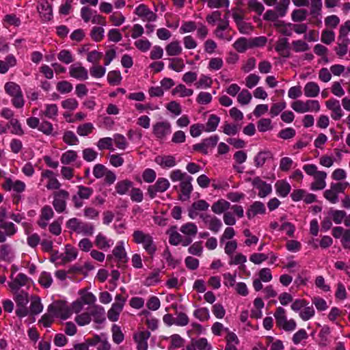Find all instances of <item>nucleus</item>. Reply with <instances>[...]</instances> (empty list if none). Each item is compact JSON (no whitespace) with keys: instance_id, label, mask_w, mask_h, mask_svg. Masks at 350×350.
I'll return each mask as SVG.
<instances>
[{"instance_id":"obj_1","label":"nucleus","mask_w":350,"mask_h":350,"mask_svg":"<svg viewBox=\"0 0 350 350\" xmlns=\"http://www.w3.org/2000/svg\"><path fill=\"white\" fill-rule=\"evenodd\" d=\"M133 241L137 244H142L143 248L150 256L157 251V245L152 235L142 230H137L133 234Z\"/></svg>"},{"instance_id":"obj_2","label":"nucleus","mask_w":350,"mask_h":350,"mask_svg":"<svg viewBox=\"0 0 350 350\" xmlns=\"http://www.w3.org/2000/svg\"><path fill=\"white\" fill-rule=\"evenodd\" d=\"M48 312L63 320L68 319L72 314L71 308L64 301H57L50 304L47 308Z\"/></svg>"},{"instance_id":"obj_3","label":"nucleus","mask_w":350,"mask_h":350,"mask_svg":"<svg viewBox=\"0 0 350 350\" xmlns=\"http://www.w3.org/2000/svg\"><path fill=\"white\" fill-rule=\"evenodd\" d=\"M68 198L69 193L64 189H60L53 193L52 204L57 213H62L66 211Z\"/></svg>"},{"instance_id":"obj_4","label":"nucleus","mask_w":350,"mask_h":350,"mask_svg":"<svg viewBox=\"0 0 350 350\" xmlns=\"http://www.w3.org/2000/svg\"><path fill=\"white\" fill-rule=\"evenodd\" d=\"M170 186L169 180L165 178H159L153 185H150L147 188V195L150 199H154L158 193H163L167 191Z\"/></svg>"},{"instance_id":"obj_5","label":"nucleus","mask_w":350,"mask_h":350,"mask_svg":"<svg viewBox=\"0 0 350 350\" xmlns=\"http://www.w3.org/2000/svg\"><path fill=\"white\" fill-rule=\"evenodd\" d=\"M219 137L217 135H212L209 137L205 138L202 140L200 143L196 144L193 146V150L195 151L200 152L203 154H208V150L214 148Z\"/></svg>"},{"instance_id":"obj_6","label":"nucleus","mask_w":350,"mask_h":350,"mask_svg":"<svg viewBox=\"0 0 350 350\" xmlns=\"http://www.w3.org/2000/svg\"><path fill=\"white\" fill-rule=\"evenodd\" d=\"M113 254H109L107 256V261L111 262L113 259V256L117 258L118 262L120 264H124L127 262L128 258L126 253L124 250V243L123 241H120L116 243V247L112 251Z\"/></svg>"},{"instance_id":"obj_7","label":"nucleus","mask_w":350,"mask_h":350,"mask_svg":"<svg viewBox=\"0 0 350 350\" xmlns=\"http://www.w3.org/2000/svg\"><path fill=\"white\" fill-rule=\"evenodd\" d=\"M171 124L167 121H161L155 123L152 126V133L154 136L160 139H163L171 133Z\"/></svg>"},{"instance_id":"obj_8","label":"nucleus","mask_w":350,"mask_h":350,"mask_svg":"<svg viewBox=\"0 0 350 350\" xmlns=\"http://www.w3.org/2000/svg\"><path fill=\"white\" fill-rule=\"evenodd\" d=\"M17 232V228L11 221L0 220V243H4L7 237H12Z\"/></svg>"},{"instance_id":"obj_9","label":"nucleus","mask_w":350,"mask_h":350,"mask_svg":"<svg viewBox=\"0 0 350 350\" xmlns=\"http://www.w3.org/2000/svg\"><path fill=\"white\" fill-rule=\"evenodd\" d=\"M200 217L211 231L217 233L220 230L222 222L217 217L209 214H201Z\"/></svg>"},{"instance_id":"obj_10","label":"nucleus","mask_w":350,"mask_h":350,"mask_svg":"<svg viewBox=\"0 0 350 350\" xmlns=\"http://www.w3.org/2000/svg\"><path fill=\"white\" fill-rule=\"evenodd\" d=\"M37 10L42 21H49L52 19L53 9L47 0H40L38 2Z\"/></svg>"},{"instance_id":"obj_11","label":"nucleus","mask_w":350,"mask_h":350,"mask_svg":"<svg viewBox=\"0 0 350 350\" xmlns=\"http://www.w3.org/2000/svg\"><path fill=\"white\" fill-rule=\"evenodd\" d=\"M252 184L254 188L258 189V196L260 198H265L272 192L271 185L263 181L258 176H256L252 179Z\"/></svg>"},{"instance_id":"obj_12","label":"nucleus","mask_w":350,"mask_h":350,"mask_svg":"<svg viewBox=\"0 0 350 350\" xmlns=\"http://www.w3.org/2000/svg\"><path fill=\"white\" fill-rule=\"evenodd\" d=\"M193 178L191 176H187L186 178L182 180L180 183V188L181 194L179 199L182 201L187 200L190 198L191 193L193 191V186L191 181Z\"/></svg>"},{"instance_id":"obj_13","label":"nucleus","mask_w":350,"mask_h":350,"mask_svg":"<svg viewBox=\"0 0 350 350\" xmlns=\"http://www.w3.org/2000/svg\"><path fill=\"white\" fill-rule=\"evenodd\" d=\"M327 108L332 111L331 117L334 120H339L343 116L339 100L331 98L326 101Z\"/></svg>"},{"instance_id":"obj_14","label":"nucleus","mask_w":350,"mask_h":350,"mask_svg":"<svg viewBox=\"0 0 350 350\" xmlns=\"http://www.w3.org/2000/svg\"><path fill=\"white\" fill-rule=\"evenodd\" d=\"M135 13L144 21H154L157 18L156 14L144 4H140L137 6L135 8Z\"/></svg>"},{"instance_id":"obj_15","label":"nucleus","mask_w":350,"mask_h":350,"mask_svg":"<svg viewBox=\"0 0 350 350\" xmlns=\"http://www.w3.org/2000/svg\"><path fill=\"white\" fill-rule=\"evenodd\" d=\"M150 336L149 331L139 332L134 335V340L137 343V350H147L148 349V339Z\"/></svg>"},{"instance_id":"obj_16","label":"nucleus","mask_w":350,"mask_h":350,"mask_svg":"<svg viewBox=\"0 0 350 350\" xmlns=\"http://www.w3.org/2000/svg\"><path fill=\"white\" fill-rule=\"evenodd\" d=\"M265 212L266 208L265 204L260 201H256L250 205L246 212V214L248 219H250L258 214H265Z\"/></svg>"},{"instance_id":"obj_17","label":"nucleus","mask_w":350,"mask_h":350,"mask_svg":"<svg viewBox=\"0 0 350 350\" xmlns=\"http://www.w3.org/2000/svg\"><path fill=\"white\" fill-rule=\"evenodd\" d=\"M90 317L93 318V321L98 324L103 323L105 320V309L101 306L96 305L92 307L90 312Z\"/></svg>"},{"instance_id":"obj_18","label":"nucleus","mask_w":350,"mask_h":350,"mask_svg":"<svg viewBox=\"0 0 350 350\" xmlns=\"http://www.w3.org/2000/svg\"><path fill=\"white\" fill-rule=\"evenodd\" d=\"M327 173L325 172H319L316 176H314V181L310 185V189L312 191L322 190L326 186L325 178Z\"/></svg>"},{"instance_id":"obj_19","label":"nucleus","mask_w":350,"mask_h":350,"mask_svg":"<svg viewBox=\"0 0 350 350\" xmlns=\"http://www.w3.org/2000/svg\"><path fill=\"white\" fill-rule=\"evenodd\" d=\"M154 162L162 168H170L176 165L175 157L172 155H159L154 159Z\"/></svg>"},{"instance_id":"obj_20","label":"nucleus","mask_w":350,"mask_h":350,"mask_svg":"<svg viewBox=\"0 0 350 350\" xmlns=\"http://www.w3.org/2000/svg\"><path fill=\"white\" fill-rule=\"evenodd\" d=\"M94 243L100 250L107 251L113 245V241L107 239L103 233L99 232L96 237Z\"/></svg>"},{"instance_id":"obj_21","label":"nucleus","mask_w":350,"mask_h":350,"mask_svg":"<svg viewBox=\"0 0 350 350\" xmlns=\"http://www.w3.org/2000/svg\"><path fill=\"white\" fill-rule=\"evenodd\" d=\"M71 77L79 80H85L88 78V70L82 66L72 65L70 68Z\"/></svg>"},{"instance_id":"obj_22","label":"nucleus","mask_w":350,"mask_h":350,"mask_svg":"<svg viewBox=\"0 0 350 350\" xmlns=\"http://www.w3.org/2000/svg\"><path fill=\"white\" fill-rule=\"evenodd\" d=\"M277 194L282 198L286 197L291 191V187L286 180H278L275 184Z\"/></svg>"},{"instance_id":"obj_23","label":"nucleus","mask_w":350,"mask_h":350,"mask_svg":"<svg viewBox=\"0 0 350 350\" xmlns=\"http://www.w3.org/2000/svg\"><path fill=\"white\" fill-rule=\"evenodd\" d=\"M27 282V276L24 273H20L17 275L16 278L12 280V281L9 284V286L12 290L18 291L22 286H25Z\"/></svg>"},{"instance_id":"obj_24","label":"nucleus","mask_w":350,"mask_h":350,"mask_svg":"<svg viewBox=\"0 0 350 350\" xmlns=\"http://www.w3.org/2000/svg\"><path fill=\"white\" fill-rule=\"evenodd\" d=\"M272 157L273 154L271 151H260L254 157V165L256 167H261L267 160L272 159Z\"/></svg>"},{"instance_id":"obj_25","label":"nucleus","mask_w":350,"mask_h":350,"mask_svg":"<svg viewBox=\"0 0 350 350\" xmlns=\"http://www.w3.org/2000/svg\"><path fill=\"white\" fill-rule=\"evenodd\" d=\"M40 114L45 118L55 120L58 116V107L56 104H46L44 106V110L42 111Z\"/></svg>"},{"instance_id":"obj_26","label":"nucleus","mask_w":350,"mask_h":350,"mask_svg":"<svg viewBox=\"0 0 350 350\" xmlns=\"http://www.w3.org/2000/svg\"><path fill=\"white\" fill-rule=\"evenodd\" d=\"M304 91L306 97L314 98L319 95L320 88L317 83L310 81L305 85Z\"/></svg>"},{"instance_id":"obj_27","label":"nucleus","mask_w":350,"mask_h":350,"mask_svg":"<svg viewBox=\"0 0 350 350\" xmlns=\"http://www.w3.org/2000/svg\"><path fill=\"white\" fill-rule=\"evenodd\" d=\"M230 206V202L228 201L221 199L213 203L211 206V209L213 213L217 215H220L228 210Z\"/></svg>"},{"instance_id":"obj_28","label":"nucleus","mask_w":350,"mask_h":350,"mask_svg":"<svg viewBox=\"0 0 350 350\" xmlns=\"http://www.w3.org/2000/svg\"><path fill=\"white\" fill-rule=\"evenodd\" d=\"M133 182L126 179L118 181L116 185L115 189L118 194L122 196L127 193L129 190L133 187Z\"/></svg>"},{"instance_id":"obj_29","label":"nucleus","mask_w":350,"mask_h":350,"mask_svg":"<svg viewBox=\"0 0 350 350\" xmlns=\"http://www.w3.org/2000/svg\"><path fill=\"white\" fill-rule=\"evenodd\" d=\"M38 131L48 136H55L57 134V133L54 131L53 124L45 120H42V121L40 122Z\"/></svg>"},{"instance_id":"obj_30","label":"nucleus","mask_w":350,"mask_h":350,"mask_svg":"<svg viewBox=\"0 0 350 350\" xmlns=\"http://www.w3.org/2000/svg\"><path fill=\"white\" fill-rule=\"evenodd\" d=\"M220 122V118L215 114H211L204 125L206 132H213L216 131L219 123Z\"/></svg>"},{"instance_id":"obj_31","label":"nucleus","mask_w":350,"mask_h":350,"mask_svg":"<svg viewBox=\"0 0 350 350\" xmlns=\"http://www.w3.org/2000/svg\"><path fill=\"white\" fill-rule=\"evenodd\" d=\"M94 227L92 224L81 221L76 232L85 236H91L94 234Z\"/></svg>"},{"instance_id":"obj_32","label":"nucleus","mask_w":350,"mask_h":350,"mask_svg":"<svg viewBox=\"0 0 350 350\" xmlns=\"http://www.w3.org/2000/svg\"><path fill=\"white\" fill-rule=\"evenodd\" d=\"M180 230L187 236L194 237L198 232V228L194 223L188 222L183 225L180 227Z\"/></svg>"},{"instance_id":"obj_33","label":"nucleus","mask_w":350,"mask_h":350,"mask_svg":"<svg viewBox=\"0 0 350 350\" xmlns=\"http://www.w3.org/2000/svg\"><path fill=\"white\" fill-rule=\"evenodd\" d=\"M12 258L11 246L8 244L0 245V258L3 261H11Z\"/></svg>"},{"instance_id":"obj_34","label":"nucleus","mask_w":350,"mask_h":350,"mask_svg":"<svg viewBox=\"0 0 350 350\" xmlns=\"http://www.w3.org/2000/svg\"><path fill=\"white\" fill-rule=\"evenodd\" d=\"M310 14L314 17L317 18L321 15L322 0H310Z\"/></svg>"},{"instance_id":"obj_35","label":"nucleus","mask_w":350,"mask_h":350,"mask_svg":"<svg viewBox=\"0 0 350 350\" xmlns=\"http://www.w3.org/2000/svg\"><path fill=\"white\" fill-rule=\"evenodd\" d=\"M350 32V21H347L342 25L339 29L338 39L342 42H349L347 38L348 33Z\"/></svg>"},{"instance_id":"obj_36","label":"nucleus","mask_w":350,"mask_h":350,"mask_svg":"<svg viewBox=\"0 0 350 350\" xmlns=\"http://www.w3.org/2000/svg\"><path fill=\"white\" fill-rule=\"evenodd\" d=\"M4 88L5 92L10 96H16L22 92L21 87L12 81L6 83Z\"/></svg>"},{"instance_id":"obj_37","label":"nucleus","mask_w":350,"mask_h":350,"mask_svg":"<svg viewBox=\"0 0 350 350\" xmlns=\"http://www.w3.org/2000/svg\"><path fill=\"white\" fill-rule=\"evenodd\" d=\"M176 229V227L173 226L169 230V243L172 245H178L182 242V236Z\"/></svg>"},{"instance_id":"obj_38","label":"nucleus","mask_w":350,"mask_h":350,"mask_svg":"<svg viewBox=\"0 0 350 350\" xmlns=\"http://www.w3.org/2000/svg\"><path fill=\"white\" fill-rule=\"evenodd\" d=\"M223 132L227 135H235L240 130V126L235 124H230L227 122L224 123L222 126Z\"/></svg>"},{"instance_id":"obj_39","label":"nucleus","mask_w":350,"mask_h":350,"mask_svg":"<svg viewBox=\"0 0 350 350\" xmlns=\"http://www.w3.org/2000/svg\"><path fill=\"white\" fill-rule=\"evenodd\" d=\"M43 310V306L41 303L40 299L38 297H35L31 299L30 304V312L31 314H40Z\"/></svg>"},{"instance_id":"obj_40","label":"nucleus","mask_w":350,"mask_h":350,"mask_svg":"<svg viewBox=\"0 0 350 350\" xmlns=\"http://www.w3.org/2000/svg\"><path fill=\"white\" fill-rule=\"evenodd\" d=\"M94 127L92 123L87 122L79 125L77 129V133L80 136H87L92 133Z\"/></svg>"},{"instance_id":"obj_41","label":"nucleus","mask_w":350,"mask_h":350,"mask_svg":"<svg viewBox=\"0 0 350 350\" xmlns=\"http://www.w3.org/2000/svg\"><path fill=\"white\" fill-rule=\"evenodd\" d=\"M111 332L113 341L116 344H120L124 340V336L122 332L120 327L118 325L114 324L112 326Z\"/></svg>"},{"instance_id":"obj_42","label":"nucleus","mask_w":350,"mask_h":350,"mask_svg":"<svg viewBox=\"0 0 350 350\" xmlns=\"http://www.w3.org/2000/svg\"><path fill=\"white\" fill-rule=\"evenodd\" d=\"M193 91L191 89H188L185 85L179 84L173 90V94H178L180 97L190 96L193 94Z\"/></svg>"},{"instance_id":"obj_43","label":"nucleus","mask_w":350,"mask_h":350,"mask_svg":"<svg viewBox=\"0 0 350 350\" xmlns=\"http://www.w3.org/2000/svg\"><path fill=\"white\" fill-rule=\"evenodd\" d=\"M113 139L111 137H103L100 139L97 142V147L100 150L108 149L113 150Z\"/></svg>"},{"instance_id":"obj_44","label":"nucleus","mask_w":350,"mask_h":350,"mask_svg":"<svg viewBox=\"0 0 350 350\" xmlns=\"http://www.w3.org/2000/svg\"><path fill=\"white\" fill-rule=\"evenodd\" d=\"M77 158V154L74 150H68L62 154L61 157V162L63 164L68 165L75 161Z\"/></svg>"},{"instance_id":"obj_45","label":"nucleus","mask_w":350,"mask_h":350,"mask_svg":"<svg viewBox=\"0 0 350 350\" xmlns=\"http://www.w3.org/2000/svg\"><path fill=\"white\" fill-rule=\"evenodd\" d=\"M274 317L275 319L277 325L280 327H281L287 320L285 315V310L282 307L277 308L276 311L274 313Z\"/></svg>"},{"instance_id":"obj_46","label":"nucleus","mask_w":350,"mask_h":350,"mask_svg":"<svg viewBox=\"0 0 350 350\" xmlns=\"http://www.w3.org/2000/svg\"><path fill=\"white\" fill-rule=\"evenodd\" d=\"M289 4L290 0H280V2L275 6V12L279 17H283L286 15Z\"/></svg>"},{"instance_id":"obj_47","label":"nucleus","mask_w":350,"mask_h":350,"mask_svg":"<svg viewBox=\"0 0 350 350\" xmlns=\"http://www.w3.org/2000/svg\"><path fill=\"white\" fill-rule=\"evenodd\" d=\"M113 142L116 147L120 150H125L128 146V143L125 137L121 134H115L113 135Z\"/></svg>"},{"instance_id":"obj_48","label":"nucleus","mask_w":350,"mask_h":350,"mask_svg":"<svg viewBox=\"0 0 350 350\" xmlns=\"http://www.w3.org/2000/svg\"><path fill=\"white\" fill-rule=\"evenodd\" d=\"M77 189L78 190L76 194L83 200L89 199L94 191L93 189L88 187H85L83 185H78Z\"/></svg>"},{"instance_id":"obj_49","label":"nucleus","mask_w":350,"mask_h":350,"mask_svg":"<svg viewBox=\"0 0 350 350\" xmlns=\"http://www.w3.org/2000/svg\"><path fill=\"white\" fill-rule=\"evenodd\" d=\"M159 273L160 271L156 270L154 272L151 273L145 280L144 284L145 286H154L160 281L159 278Z\"/></svg>"},{"instance_id":"obj_50","label":"nucleus","mask_w":350,"mask_h":350,"mask_svg":"<svg viewBox=\"0 0 350 350\" xmlns=\"http://www.w3.org/2000/svg\"><path fill=\"white\" fill-rule=\"evenodd\" d=\"M107 80L111 85H116L120 84L122 80L120 72L118 70L109 72L107 75Z\"/></svg>"},{"instance_id":"obj_51","label":"nucleus","mask_w":350,"mask_h":350,"mask_svg":"<svg viewBox=\"0 0 350 350\" xmlns=\"http://www.w3.org/2000/svg\"><path fill=\"white\" fill-rule=\"evenodd\" d=\"M62 217H59L58 219L53 221L49 226V232L53 235L58 236L62 232Z\"/></svg>"},{"instance_id":"obj_52","label":"nucleus","mask_w":350,"mask_h":350,"mask_svg":"<svg viewBox=\"0 0 350 350\" xmlns=\"http://www.w3.org/2000/svg\"><path fill=\"white\" fill-rule=\"evenodd\" d=\"M63 140L66 144L70 146L76 145L79 143V139L74 132L71 131H68L64 133Z\"/></svg>"},{"instance_id":"obj_53","label":"nucleus","mask_w":350,"mask_h":350,"mask_svg":"<svg viewBox=\"0 0 350 350\" xmlns=\"http://www.w3.org/2000/svg\"><path fill=\"white\" fill-rule=\"evenodd\" d=\"M193 315L200 321H207L210 317L209 310L207 308H201L196 309L193 312Z\"/></svg>"},{"instance_id":"obj_54","label":"nucleus","mask_w":350,"mask_h":350,"mask_svg":"<svg viewBox=\"0 0 350 350\" xmlns=\"http://www.w3.org/2000/svg\"><path fill=\"white\" fill-rule=\"evenodd\" d=\"M315 314L314 309L312 306H304V308L299 312V317L303 321H308L311 319Z\"/></svg>"},{"instance_id":"obj_55","label":"nucleus","mask_w":350,"mask_h":350,"mask_svg":"<svg viewBox=\"0 0 350 350\" xmlns=\"http://www.w3.org/2000/svg\"><path fill=\"white\" fill-rule=\"evenodd\" d=\"M248 8L250 10L255 12L258 15L262 14L265 10L263 5L258 0H250L248 1Z\"/></svg>"},{"instance_id":"obj_56","label":"nucleus","mask_w":350,"mask_h":350,"mask_svg":"<svg viewBox=\"0 0 350 350\" xmlns=\"http://www.w3.org/2000/svg\"><path fill=\"white\" fill-rule=\"evenodd\" d=\"M335 40V33L333 30L326 29L321 33V40L325 44H329Z\"/></svg>"},{"instance_id":"obj_57","label":"nucleus","mask_w":350,"mask_h":350,"mask_svg":"<svg viewBox=\"0 0 350 350\" xmlns=\"http://www.w3.org/2000/svg\"><path fill=\"white\" fill-rule=\"evenodd\" d=\"M78 252L75 248L68 245L66 247L65 256L64 257V261L70 262L77 257Z\"/></svg>"},{"instance_id":"obj_58","label":"nucleus","mask_w":350,"mask_h":350,"mask_svg":"<svg viewBox=\"0 0 350 350\" xmlns=\"http://www.w3.org/2000/svg\"><path fill=\"white\" fill-rule=\"evenodd\" d=\"M142 176L144 182L152 183L155 180L157 174L154 170L147 168L143 172Z\"/></svg>"},{"instance_id":"obj_59","label":"nucleus","mask_w":350,"mask_h":350,"mask_svg":"<svg viewBox=\"0 0 350 350\" xmlns=\"http://www.w3.org/2000/svg\"><path fill=\"white\" fill-rule=\"evenodd\" d=\"M104 36V29L100 27H94L91 31L90 36L92 40L98 42H100Z\"/></svg>"},{"instance_id":"obj_60","label":"nucleus","mask_w":350,"mask_h":350,"mask_svg":"<svg viewBox=\"0 0 350 350\" xmlns=\"http://www.w3.org/2000/svg\"><path fill=\"white\" fill-rule=\"evenodd\" d=\"M82 154L83 159L88 162L94 161L98 157V152L90 148H85Z\"/></svg>"},{"instance_id":"obj_61","label":"nucleus","mask_w":350,"mask_h":350,"mask_svg":"<svg viewBox=\"0 0 350 350\" xmlns=\"http://www.w3.org/2000/svg\"><path fill=\"white\" fill-rule=\"evenodd\" d=\"M308 12L306 10H295L291 14L294 22H301L306 19Z\"/></svg>"},{"instance_id":"obj_62","label":"nucleus","mask_w":350,"mask_h":350,"mask_svg":"<svg viewBox=\"0 0 350 350\" xmlns=\"http://www.w3.org/2000/svg\"><path fill=\"white\" fill-rule=\"evenodd\" d=\"M38 282L44 288H49L53 282V278L49 273L43 271L40 276Z\"/></svg>"},{"instance_id":"obj_63","label":"nucleus","mask_w":350,"mask_h":350,"mask_svg":"<svg viewBox=\"0 0 350 350\" xmlns=\"http://www.w3.org/2000/svg\"><path fill=\"white\" fill-rule=\"evenodd\" d=\"M252 99V94L247 90H243L239 94L237 100L241 105H247Z\"/></svg>"},{"instance_id":"obj_64","label":"nucleus","mask_w":350,"mask_h":350,"mask_svg":"<svg viewBox=\"0 0 350 350\" xmlns=\"http://www.w3.org/2000/svg\"><path fill=\"white\" fill-rule=\"evenodd\" d=\"M57 90L61 94H67L72 91V85L67 81H59L57 84Z\"/></svg>"}]
</instances>
